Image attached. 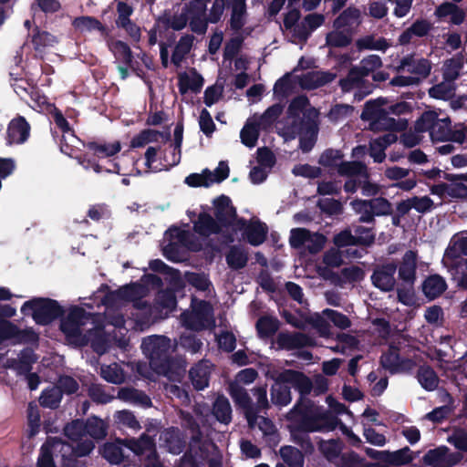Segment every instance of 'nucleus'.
Segmentation results:
<instances>
[{
  "instance_id": "5fc2aeb1",
  "label": "nucleus",
  "mask_w": 467,
  "mask_h": 467,
  "mask_svg": "<svg viewBox=\"0 0 467 467\" xmlns=\"http://www.w3.org/2000/svg\"><path fill=\"white\" fill-rule=\"evenodd\" d=\"M357 46L360 50L368 49L386 51L390 47V44L385 37L375 38L373 36H367L358 39L357 41Z\"/></svg>"
},
{
  "instance_id": "052dcab7",
  "label": "nucleus",
  "mask_w": 467,
  "mask_h": 467,
  "mask_svg": "<svg viewBox=\"0 0 467 467\" xmlns=\"http://www.w3.org/2000/svg\"><path fill=\"white\" fill-rule=\"evenodd\" d=\"M309 105V99L306 96L301 95L294 98L288 105L287 115L292 118V121L302 119L300 118L301 112H306V108Z\"/></svg>"
},
{
  "instance_id": "72a5a7b5",
  "label": "nucleus",
  "mask_w": 467,
  "mask_h": 467,
  "mask_svg": "<svg viewBox=\"0 0 467 467\" xmlns=\"http://www.w3.org/2000/svg\"><path fill=\"white\" fill-rule=\"evenodd\" d=\"M416 378L420 386L427 391H433L439 384V378L435 370L429 365L418 368Z\"/></svg>"
},
{
  "instance_id": "49530a36",
  "label": "nucleus",
  "mask_w": 467,
  "mask_h": 467,
  "mask_svg": "<svg viewBox=\"0 0 467 467\" xmlns=\"http://www.w3.org/2000/svg\"><path fill=\"white\" fill-rule=\"evenodd\" d=\"M61 390L56 386L44 389L39 397V403L44 408L55 410L58 408L62 400Z\"/></svg>"
},
{
  "instance_id": "ddd939ff",
  "label": "nucleus",
  "mask_w": 467,
  "mask_h": 467,
  "mask_svg": "<svg viewBox=\"0 0 467 467\" xmlns=\"http://www.w3.org/2000/svg\"><path fill=\"white\" fill-rule=\"evenodd\" d=\"M214 205V217L223 228L230 227L236 218V208L233 205L230 197L222 194L213 202Z\"/></svg>"
},
{
  "instance_id": "6e6d98bb",
  "label": "nucleus",
  "mask_w": 467,
  "mask_h": 467,
  "mask_svg": "<svg viewBox=\"0 0 467 467\" xmlns=\"http://www.w3.org/2000/svg\"><path fill=\"white\" fill-rule=\"evenodd\" d=\"M32 44L36 50L42 47H51L57 42V37L47 31L40 30L36 26L32 34Z\"/></svg>"
},
{
  "instance_id": "cd10ccee",
  "label": "nucleus",
  "mask_w": 467,
  "mask_h": 467,
  "mask_svg": "<svg viewBox=\"0 0 467 467\" xmlns=\"http://www.w3.org/2000/svg\"><path fill=\"white\" fill-rule=\"evenodd\" d=\"M83 147L92 151L98 158H107L116 155L120 151L121 146L119 141L114 143H106L96 140H88L82 142Z\"/></svg>"
},
{
  "instance_id": "6ab92c4d",
  "label": "nucleus",
  "mask_w": 467,
  "mask_h": 467,
  "mask_svg": "<svg viewBox=\"0 0 467 467\" xmlns=\"http://www.w3.org/2000/svg\"><path fill=\"white\" fill-rule=\"evenodd\" d=\"M211 368L208 360H200L189 370V378L196 390H202L209 386Z\"/></svg>"
},
{
  "instance_id": "09e8293b",
  "label": "nucleus",
  "mask_w": 467,
  "mask_h": 467,
  "mask_svg": "<svg viewBox=\"0 0 467 467\" xmlns=\"http://www.w3.org/2000/svg\"><path fill=\"white\" fill-rule=\"evenodd\" d=\"M64 435L72 441H78L86 436L85 420L76 419L67 423L63 429Z\"/></svg>"
},
{
  "instance_id": "e433bc0d",
  "label": "nucleus",
  "mask_w": 467,
  "mask_h": 467,
  "mask_svg": "<svg viewBox=\"0 0 467 467\" xmlns=\"http://www.w3.org/2000/svg\"><path fill=\"white\" fill-rule=\"evenodd\" d=\"M255 328L259 337L267 338L276 333L279 328V321L271 316H262L257 319Z\"/></svg>"
},
{
  "instance_id": "4c0bfd02",
  "label": "nucleus",
  "mask_w": 467,
  "mask_h": 467,
  "mask_svg": "<svg viewBox=\"0 0 467 467\" xmlns=\"http://www.w3.org/2000/svg\"><path fill=\"white\" fill-rule=\"evenodd\" d=\"M110 49L117 59L120 60L127 67H130V68L136 70L133 53L126 42L116 40L111 44Z\"/></svg>"
},
{
  "instance_id": "dca6fc26",
  "label": "nucleus",
  "mask_w": 467,
  "mask_h": 467,
  "mask_svg": "<svg viewBox=\"0 0 467 467\" xmlns=\"http://www.w3.org/2000/svg\"><path fill=\"white\" fill-rule=\"evenodd\" d=\"M177 299L171 289L160 290L155 297L153 311L155 317L166 318L176 308Z\"/></svg>"
},
{
  "instance_id": "bb28decb",
  "label": "nucleus",
  "mask_w": 467,
  "mask_h": 467,
  "mask_svg": "<svg viewBox=\"0 0 467 467\" xmlns=\"http://www.w3.org/2000/svg\"><path fill=\"white\" fill-rule=\"evenodd\" d=\"M248 260V253L241 245H231L225 254L226 264L234 271L244 268L247 265Z\"/></svg>"
},
{
  "instance_id": "20e7f679",
  "label": "nucleus",
  "mask_w": 467,
  "mask_h": 467,
  "mask_svg": "<svg viewBox=\"0 0 467 467\" xmlns=\"http://www.w3.org/2000/svg\"><path fill=\"white\" fill-rule=\"evenodd\" d=\"M317 113L314 108L304 112L302 119L291 121L283 129V137L285 140H295L299 137V149L305 152H309L317 140L319 131L317 120Z\"/></svg>"
},
{
  "instance_id": "e2e57ef3",
  "label": "nucleus",
  "mask_w": 467,
  "mask_h": 467,
  "mask_svg": "<svg viewBox=\"0 0 467 467\" xmlns=\"http://www.w3.org/2000/svg\"><path fill=\"white\" fill-rule=\"evenodd\" d=\"M212 171L209 169H204L202 173H191L188 175L184 182L190 187H210L213 184L210 177Z\"/></svg>"
},
{
  "instance_id": "5701e85b",
  "label": "nucleus",
  "mask_w": 467,
  "mask_h": 467,
  "mask_svg": "<svg viewBox=\"0 0 467 467\" xmlns=\"http://www.w3.org/2000/svg\"><path fill=\"white\" fill-rule=\"evenodd\" d=\"M336 74L323 71H310L301 77L300 84L306 89H315L332 82Z\"/></svg>"
},
{
  "instance_id": "37998d69",
  "label": "nucleus",
  "mask_w": 467,
  "mask_h": 467,
  "mask_svg": "<svg viewBox=\"0 0 467 467\" xmlns=\"http://www.w3.org/2000/svg\"><path fill=\"white\" fill-rule=\"evenodd\" d=\"M75 28L84 31H99L101 34L107 33V27L97 18L93 16H78L73 21Z\"/></svg>"
},
{
  "instance_id": "0eeeda50",
  "label": "nucleus",
  "mask_w": 467,
  "mask_h": 467,
  "mask_svg": "<svg viewBox=\"0 0 467 467\" xmlns=\"http://www.w3.org/2000/svg\"><path fill=\"white\" fill-rule=\"evenodd\" d=\"M192 314L185 321L189 328L194 331H202L214 327L213 308L210 302L192 298Z\"/></svg>"
},
{
  "instance_id": "680f3d73",
  "label": "nucleus",
  "mask_w": 467,
  "mask_h": 467,
  "mask_svg": "<svg viewBox=\"0 0 467 467\" xmlns=\"http://www.w3.org/2000/svg\"><path fill=\"white\" fill-rule=\"evenodd\" d=\"M160 136H161V132H160L158 130H150V129L143 130L139 134H137L136 136H134L131 139L130 147L131 148L144 147L146 144H148L150 142L157 141L158 138Z\"/></svg>"
},
{
  "instance_id": "b1692460",
  "label": "nucleus",
  "mask_w": 467,
  "mask_h": 467,
  "mask_svg": "<svg viewBox=\"0 0 467 467\" xmlns=\"http://www.w3.org/2000/svg\"><path fill=\"white\" fill-rule=\"evenodd\" d=\"M161 437L167 450L172 454H180L186 447V441L177 428L166 429Z\"/></svg>"
},
{
  "instance_id": "f03ea898",
  "label": "nucleus",
  "mask_w": 467,
  "mask_h": 467,
  "mask_svg": "<svg viewBox=\"0 0 467 467\" xmlns=\"http://www.w3.org/2000/svg\"><path fill=\"white\" fill-rule=\"evenodd\" d=\"M290 426L300 432H327L336 430L340 420L312 400L296 402L286 414Z\"/></svg>"
},
{
  "instance_id": "338daca9",
  "label": "nucleus",
  "mask_w": 467,
  "mask_h": 467,
  "mask_svg": "<svg viewBox=\"0 0 467 467\" xmlns=\"http://www.w3.org/2000/svg\"><path fill=\"white\" fill-rule=\"evenodd\" d=\"M438 114L435 111H425L415 122V130L418 132L429 131L431 134L432 128L435 126Z\"/></svg>"
},
{
  "instance_id": "9b49d317",
  "label": "nucleus",
  "mask_w": 467,
  "mask_h": 467,
  "mask_svg": "<svg viewBox=\"0 0 467 467\" xmlns=\"http://www.w3.org/2000/svg\"><path fill=\"white\" fill-rule=\"evenodd\" d=\"M230 395L236 406L244 410L249 426H254L258 419V410L254 407L246 389L238 384L230 386Z\"/></svg>"
},
{
  "instance_id": "774afa93",
  "label": "nucleus",
  "mask_w": 467,
  "mask_h": 467,
  "mask_svg": "<svg viewBox=\"0 0 467 467\" xmlns=\"http://www.w3.org/2000/svg\"><path fill=\"white\" fill-rule=\"evenodd\" d=\"M317 207L320 211L329 216L341 214L343 212V206L340 201L332 199V198H325L320 199L317 202Z\"/></svg>"
},
{
  "instance_id": "f8f14e48",
  "label": "nucleus",
  "mask_w": 467,
  "mask_h": 467,
  "mask_svg": "<svg viewBox=\"0 0 467 467\" xmlns=\"http://www.w3.org/2000/svg\"><path fill=\"white\" fill-rule=\"evenodd\" d=\"M150 288L142 283L134 282L123 285L119 289L109 293L106 301H127L132 302L136 299H142L148 296Z\"/></svg>"
},
{
  "instance_id": "f3484780",
  "label": "nucleus",
  "mask_w": 467,
  "mask_h": 467,
  "mask_svg": "<svg viewBox=\"0 0 467 467\" xmlns=\"http://www.w3.org/2000/svg\"><path fill=\"white\" fill-rule=\"evenodd\" d=\"M325 22V16L322 14L306 15L302 22L294 29V35L301 42H306L311 33L321 26Z\"/></svg>"
},
{
  "instance_id": "69168bd1",
  "label": "nucleus",
  "mask_w": 467,
  "mask_h": 467,
  "mask_svg": "<svg viewBox=\"0 0 467 467\" xmlns=\"http://www.w3.org/2000/svg\"><path fill=\"white\" fill-rule=\"evenodd\" d=\"M116 422L133 431H139L141 426L134 413L128 410H119L114 415Z\"/></svg>"
},
{
  "instance_id": "a211bd4d",
  "label": "nucleus",
  "mask_w": 467,
  "mask_h": 467,
  "mask_svg": "<svg viewBox=\"0 0 467 467\" xmlns=\"http://www.w3.org/2000/svg\"><path fill=\"white\" fill-rule=\"evenodd\" d=\"M399 278L403 283L414 285L417 270V252L408 250L402 256L399 268Z\"/></svg>"
},
{
  "instance_id": "4d7b16f0",
  "label": "nucleus",
  "mask_w": 467,
  "mask_h": 467,
  "mask_svg": "<svg viewBox=\"0 0 467 467\" xmlns=\"http://www.w3.org/2000/svg\"><path fill=\"white\" fill-rule=\"evenodd\" d=\"M185 280L190 285L202 292L209 290L212 286L209 276L204 273L187 272Z\"/></svg>"
},
{
  "instance_id": "a18cd8bd",
  "label": "nucleus",
  "mask_w": 467,
  "mask_h": 467,
  "mask_svg": "<svg viewBox=\"0 0 467 467\" xmlns=\"http://www.w3.org/2000/svg\"><path fill=\"white\" fill-rule=\"evenodd\" d=\"M448 451L449 449L446 446L429 450L423 456V462L431 467H447L445 456Z\"/></svg>"
},
{
  "instance_id": "c03bdc74",
  "label": "nucleus",
  "mask_w": 467,
  "mask_h": 467,
  "mask_svg": "<svg viewBox=\"0 0 467 467\" xmlns=\"http://www.w3.org/2000/svg\"><path fill=\"white\" fill-rule=\"evenodd\" d=\"M280 454L289 467L304 466V456L297 448L289 445L283 446L280 449Z\"/></svg>"
},
{
  "instance_id": "0e129e2a",
  "label": "nucleus",
  "mask_w": 467,
  "mask_h": 467,
  "mask_svg": "<svg viewBox=\"0 0 467 467\" xmlns=\"http://www.w3.org/2000/svg\"><path fill=\"white\" fill-rule=\"evenodd\" d=\"M351 36L336 29L326 36V44L330 47H346L351 44Z\"/></svg>"
},
{
  "instance_id": "79ce46f5",
  "label": "nucleus",
  "mask_w": 467,
  "mask_h": 467,
  "mask_svg": "<svg viewBox=\"0 0 467 467\" xmlns=\"http://www.w3.org/2000/svg\"><path fill=\"white\" fill-rule=\"evenodd\" d=\"M360 17V11L356 8L349 6L345 9L335 20L333 23V26L336 29H341L346 26H351L355 23L358 22Z\"/></svg>"
},
{
  "instance_id": "de8ad7c7",
  "label": "nucleus",
  "mask_w": 467,
  "mask_h": 467,
  "mask_svg": "<svg viewBox=\"0 0 467 467\" xmlns=\"http://www.w3.org/2000/svg\"><path fill=\"white\" fill-rule=\"evenodd\" d=\"M407 119L397 120L394 118L389 117L388 112L385 111L382 118H380V119L372 127L377 130L402 131L407 128Z\"/></svg>"
},
{
  "instance_id": "a878e982",
  "label": "nucleus",
  "mask_w": 467,
  "mask_h": 467,
  "mask_svg": "<svg viewBox=\"0 0 467 467\" xmlns=\"http://www.w3.org/2000/svg\"><path fill=\"white\" fill-rule=\"evenodd\" d=\"M268 227L260 220L250 221L244 238L253 246H259L267 238Z\"/></svg>"
},
{
  "instance_id": "c85d7f7f",
  "label": "nucleus",
  "mask_w": 467,
  "mask_h": 467,
  "mask_svg": "<svg viewBox=\"0 0 467 467\" xmlns=\"http://www.w3.org/2000/svg\"><path fill=\"white\" fill-rule=\"evenodd\" d=\"M204 83V79L193 69V77L190 78L186 72H182L178 78V88L182 95L186 94L189 90L193 93H200Z\"/></svg>"
},
{
  "instance_id": "3c124183",
  "label": "nucleus",
  "mask_w": 467,
  "mask_h": 467,
  "mask_svg": "<svg viewBox=\"0 0 467 467\" xmlns=\"http://www.w3.org/2000/svg\"><path fill=\"white\" fill-rule=\"evenodd\" d=\"M182 426L192 432L190 440L192 443L200 441V438H202V431H201L200 425L197 420L187 411H181Z\"/></svg>"
},
{
  "instance_id": "7c9ffc66",
  "label": "nucleus",
  "mask_w": 467,
  "mask_h": 467,
  "mask_svg": "<svg viewBox=\"0 0 467 467\" xmlns=\"http://www.w3.org/2000/svg\"><path fill=\"white\" fill-rule=\"evenodd\" d=\"M384 103L385 99L383 98L367 101L360 115L361 119L370 121L373 126L382 118L386 111L382 109Z\"/></svg>"
},
{
  "instance_id": "4468645a",
  "label": "nucleus",
  "mask_w": 467,
  "mask_h": 467,
  "mask_svg": "<svg viewBox=\"0 0 467 467\" xmlns=\"http://www.w3.org/2000/svg\"><path fill=\"white\" fill-rule=\"evenodd\" d=\"M276 344L280 349L294 350L305 347H314L315 340L302 332H281L276 337Z\"/></svg>"
},
{
  "instance_id": "2eb2a0df",
  "label": "nucleus",
  "mask_w": 467,
  "mask_h": 467,
  "mask_svg": "<svg viewBox=\"0 0 467 467\" xmlns=\"http://www.w3.org/2000/svg\"><path fill=\"white\" fill-rule=\"evenodd\" d=\"M30 135V125L23 116H18L13 119L8 126L6 131V143L22 144L26 142Z\"/></svg>"
},
{
  "instance_id": "7ed1b4c3",
  "label": "nucleus",
  "mask_w": 467,
  "mask_h": 467,
  "mask_svg": "<svg viewBox=\"0 0 467 467\" xmlns=\"http://www.w3.org/2000/svg\"><path fill=\"white\" fill-rule=\"evenodd\" d=\"M36 467H87L73 454L72 446L59 437L48 436L39 449Z\"/></svg>"
},
{
  "instance_id": "6e6552de",
  "label": "nucleus",
  "mask_w": 467,
  "mask_h": 467,
  "mask_svg": "<svg viewBox=\"0 0 467 467\" xmlns=\"http://www.w3.org/2000/svg\"><path fill=\"white\" fill-rule=\"evenodd\" d=\"M280 380L288 382L299 393L296 402H306L310 400L307 396L312 392L313 381L304 372L295 369H284L280 372Z\"/></svg>"
},
{
  "instance_id": "aec40b11",
  "label": "nucleus",
  "mask_w": 467,
  "mask_h": 467,
  "mask_svg": "<svg viewBox=\"0 0 467 467\" xmlns=\"http://www.w3.org/2000/svg\"><path fill=\"white\" fill-rule=\"evenodd\" d=\"M274 384L271 386L270 397L273 404L285 407L292 400L291 387L288 382L280 380V373L273 377Z\"/></svg>"
},
{
  "instance_id": "473e14b6",
  "label": "nucleus",
  "mask_w": 467,
  "mask_h": 467,
  "mask_svg": "<svg viewBox=\"0 0 467 467\" xmlns=\"http://www.w3.org/2000/svg\"><path fill=\"white\" fill-rule=\"evenodd\" d=\"M400 347L391 343L379 358V365L391 375L397 374V363L400 359Z\"/></svg>"
},
{
  "instance_id": "1a4fd4ad",
  "label": "nucleus",
  "mask_w": 467,
  "mask_h": 467,
  "mask_svg": "<svg viewBox=\"0 0 467 467\" xmlns=\"http://www.w3.org/2000/svg\"><path fill=\"white\" fill-rule=\"evenodd\" d=\"M91 314L78 306H72L66 317H60V330L67 336L80 335L81 327L90 319Z\"/></svg>"
},
{
  "instance_id": "864d4df0",
  "label": "nucleus",
  "mask_w": 467,
  "mask_h": 467,
  "mask_svg": "<svg viewBox=\"0 0 467 467\" xmlns=\"http://www.w3.org/2000/svg\"><path fill=\"white\" fill-rule=\"evenodd\" d=\"M413 461V456L410 454L409 447H404L395 451L387 452L386 464L391 466H401L409 464Z\"/></svg>"
},
{
  "instance_id": "412c9836",
  "label": "nucleus",
  "mask_w": 467,
  "mask_h": 467,
  "mask_svg": "<svg viewBox=\"0 0 467 467\" xmlns=\"http://www.w3.org/2000/svg\"><path fill=\"white\" fill-rule=\"evenodd\" d=\"M222 228L216 218L205 212L200 213L197 221L193 223V231L202 237L220 234Z\"/></svg>"
},
{
  "instance_id": "13d9d810",
  "label": "nucleus",
  "mask_w": 467,
  "mask_h": 467,
  "mask_svg": "<svg viewBox=\"0 0 467 467\" xmlns=\"http://www.w3.org/2000/svg\"><path fill=\"white\" fill-rule=\"evenodd\" d=\"M451 130V119L449 117L444 119H439L437 117L431 137L433 140L447 141Z\"/></svg>"
},
{
  "instance_id": "58836bf2",
  "label": "nucleus",
  "mask_w": 467,
  "mask_h": 467,
  "mask_svg": "<svg viewBox=\"0 0 467 467\" xmlns=\"http://www.w3.org/2000/svg\"><path fill=\"white\" fill-rule=\"evenodd\" d=\"M343 158L344 154L340 150L329 148L322 152L318 163L329 171H337Z\"/></svg>"
},
{
  "instance_id": "f257e3e1",
  "label": "nucleus",
  "mask_w": 467,
  "mask_h": 467,
  "mask_svg": "<svg viewBox=\"0 0 467 467\" xmlns=\"http://www.w3.org/2000/svg\"><path fill=\"white\" fill-rule=\"evenodd\" d=\"M141 350L149 359L150 368L171 381L181 382L186 374L187 360L181 355H172L171 341L166 336L151 335L144 337Z\"/></svg>"
},
{
  "instance_id": "8fccbe9b",
  "label": "nucleus",
  "mask_w": 467,
  "mask_h": 467,
  "mask_svg": "<svg viewBox=\"0 0 467 467\" xmlns=\"http://www.w3.org/2000/svg\"><path fill=\"white\" fill-rule=\"evenodd\" d=\"M260 135L259 124L256 122H247L240 132L241 141L244 145L253 148L256 145Z\"/></svg>"
},
{
  "instance_id": "393cba45",
  "label": "nucleus",
  "mask_w": 467,
  "mask_h": 467,
  "mask_svg": "<svg viewBox=\"0 0 467 467\" xmlns=\"http://www.w3.org/2000/svg\"><path fill=\"white\" fill-rule=\"evenodd\" d=\"M125 439L118 438L115 442H108L103 447L102 456L111 464H120L128 459L123 447Z\"/></svg>"
},
{
  "instance_id": "603ef678",
  "label": "nucleus",
  "mask_w": 467,
  "mask_h": 467,
  "mask_svg": "<svg viewBox=\"0 0 467 467\" xmlns=\"http://www.w3.org/2000/svg\"><path fill=\"white\" fill-rule=\"evenodd\" d=\"M40 411L36 405L29 403L27 408V438L33 439L40 431Z\"/></svg>"
},
{
  "instance_id": "9d476101",
  "label": "nucleus",
  "mask_w": 467,
  "mask_h": 467,
  "mask_svg": "<svg viewBox=\"0 0 467 467\" xmlns=\"http://www.w3.org/2000/svg\"><path fill=\"white\" fill-rule=\"evenodd\" d=\"M396 272L397 265L394 262L378 265L370 276L371 283L382 292H391L397 285Z\"/></svg>"
},
{
  "instance_id": "423d86ee",
  "label": "nucleus",
  "mask_w": 467,
  "mask_h": 467,
  "mask_svg": "<svg viewBox=\"0 0 467 467\" xmlns=\"http://www.w3.org/2000/svg\"><path fill=\"white\" fill-rule=\"evenodd\" d=\"M124 442L127 449L139 456L142 467H163L155 441L150 435L143 433L139 439L125 438Z\"/></svg>"
},
{
  "instance_id": "c756f323",
  "label": "nucleus",
  "mask_w": 467,
  "mask_h": 467,
  "mask_svg": "<svg viewBox=\"0 0 467 467\" xmlns=\"http://www.w3.org/2000/svg\"><path fill=\"white\" fill-rule=\"evenodd\" d=\"M188 21L187 14L182 10V13L174 15L165 11L157 18L156 22L158 25H161L164 30L171 28L174 31H181L187 26Z\"/></svg>"
},
{
  "instance_id": "bf43d9fd",
  "label": "nucleus",
  "mask_w": 467,
  "mask_h": 467,
  "mask_svg": "<svg viewBox=\"0 0 467 467\" xmlns=\"http://www.w3.org/2000/svg\"><path fill=\"white\" fill-rule=\"evenodd\" d=\"M363 206L370 205L376 216L390 215L392 213V205L389 201L384 197H377L368 200V202H359Z\"/></svg>"
},
{
  "instance_id": "39448f33",
  "label": "nucleus",
  "mask_w": 467,
  "mask_h": 467,
  "mask_svg": "<svg viewBox=\"0 0 467 467\" xmlns=\"http://www.w3.org/2000/svg\"><path fill=\"white\" fill-rule=\"evenodd\" d=\"M24 316H31L36 325L47 326L65 315L58 301L49 297H33L21 306Z\"/></svg>"
},
{
  "instance_id": "c9c22d12",
  "label": "nucleus",
  "mask_w": 467,
  "mask_h": 467,
  "mask_svg": "<svg viewBox=\"0 0 467 467\" xmlns=\"http://www.w3.org/2000/svg\"><path fill=\"white\" fill-rule=\"evenodd\" d=\"M86 436L94 440H103L108 434L107 423L97 416H92L85 421Z\"/></svg>"
},
{
  "instance_id": "4be33fe9",
  "label": "nucleus",
  "mask_w": 467,
  "mask_h": 467,
  "mask_svg": "<svg viewBox=\"0 0 467 467\" xmlns=\"http://www.w3.org/2000/svg\"><path fill=\"white\" fill-rule=\"evenodd\" d=\"M422 292L429 300H434L447 290L445 279L438 275H431L425 278L422 285Z\"/></svg>"
},
{
  "instance_id": "2f4dec72",
  "label": "nucleus",
  "mask_w": 467,
  "mask_h": 467,
  "mask_svg": "<svg viewBox=\"0 0 467 467\" xmlns=\"http://www.w3.org/2000/svg\"><path fill=\"white\" fill-rule=\"evenodd\" d=\"M337 172L338 175L348 178H354L357 176L362 177L364 179L369 178L367 165L364 162L358 161H346L342 160L341 163H339V167L337 170Z\"/></svg>"
},
{
  "instance_id": "ea45409f",
  "label": "nucleus",
  "mask_w": 467,
  "mask_h": 467,
  "mask_svg": "<svg viewBox=\"0 0 467 467\" xmlns=\"http://www.w3.org/2000/svg\"><path fill=\"white\" fill-rule=\"evenodd\" d=\"M463 67V57L457 55L448 59L443 66V79L446 82H453L460 77V71Z\"/></svg>"
},
{
  "instance_id": "f704fd0d",
  "label": "nucleus",
  "mask_w": 467,
  "mask_h": 467,
  "mask_svg": "<svg viewBox=\"0 0 467 467\" xmlns=\"http://www.w3.org/2000/svg\"><path fill=\"white\" fill-rule=\"evenodd\" d=\"M193 41L194 36L192 35L187 34L181 36L171 54V63L174 66H181L185 56L190 53Z\"/></svg>"
},
{
  "instance_id": "a19ab883",
  "label": "nucleus",
  "mask_w": 467,
  "mask_h": 467,
  "mask_svg": "<svg viewBox=\"0 0 467 467\" xmlns=\"http://www.w3.org/2000/svg\"><path fill=\"white\" fill-rule=\"evenodd\" d=\"M213 414L221 423L228 424L232 420V408L224 397H218L213 403Z\"/></svg>"
}]
</instances>
